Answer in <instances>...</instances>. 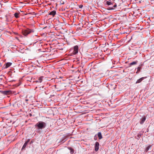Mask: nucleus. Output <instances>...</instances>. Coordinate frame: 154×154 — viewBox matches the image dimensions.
Wrapping results in <instances>:
<instances>
[{
	"mask_svg": "<svg viewBox=\"0 0 154 154\" xmlns=\"http://www.w3.org/2000/svg\"><path fill=\"white\" fill-rule=\"evenodd\" d=\"M46 126V124L45 122L40 121L38 122L35 125V126L39 129H42L45 128Z\"/></svg>",
	"mask_w": 154,
	"mask_h": 154,
	"instance_id": "nucleus-1",
	"label": "nucleus"
},
{
	"mask_svg": "<svg viewBox=\"0 0 154 154\" xmlns=\"http://www.w3.org/2000/svg\"><path fill=\"white\" fill-rule=\"evenodd\" d=\"M34 30L33 29L31 30L29 29L24 30L22 31L23 34L25 36L27 35L32 32H33Z\"/></svg>",
	"mask_w": 154,
	"mask_h": 154,
	"instance_id": "nucleus-2",
	"label": "nucleus"
},
{
	"mask_svg": "<svg viewBox=\"0 0 154 154\" xmlns=\"http://www.w3.org/2000/svg\"><path fill=\"white\" fill-rule=\"evenodd\" d=\"M78 52V47L77 45L75 46L74 47V50L73 51V54H75Z\"/></svg>",
	"mask_w": 154,
	"mask_h": 154,
	"instance_id": "nucleus-3",
	"label": "nucleus"
},
{
	"mask_svg": "<svg viewBox=\"0 0 154 154\" xmlns=\"http://www.w3.org/2000/svg\"><path fill=\"white\" fill-rule=\"evenodd\" d=\"M99 144L98 142H96L95 143V150L96 151H97L99 149Z\"/></svg>",
	"mask_w": 154,
	"mask_h": 154,
	"instance_id": "nucleus-4",
	"label": "nucleus"
},
{
	"mask_svg": "<svg viewBox=\"0 0 154 154\" xmlns=\"http://www.w3.org/2000/svg\"><path fill=\"white\" fill-rule=\"evenodd\" d=\"M29 139H28L25 142V143H24V144L22 148V150H23V149H25V148L26 147L27 144L29 143Z\"/></svg>",
	"mask_w": 154,
	"mask_h": 154,
	"instance_id": "nucleus-5",
	"label": "nucleus"
},
{
	"mask_svg": "<svg viewBox=\"0 0 154 154\" xmlns=\"http://www.w3.org/2000/svg\"><path fill=\"white\" fill-rule=\"evenodd\" d=\"M12 64V63L10 62H8L5 65V68H7L10 66Z\"/></svg>",
	"mask_w": 154,
	"mask_h": 154,
	"instance_id": "nucleus-6",
	"label": "nucleus"
},
{
	"mask_svg": "<svg viewBox=\"0 0 154 154\" xmlns=\"http://www.w3.org/2000/svg\"><path fill=\"white\" fill-rule=\"evenodd\" d=\"M146 119V117L145 116L143 117L142 119H140V124H142L143 123L144 121H145Z\"/></svg>",
	"mask_w": 154,
	"mask_h": 154,
	"instance_id": "nucleus-7",
	"label": "nucleus"
},
{
	"mask_svg": "<svg viewBox=\"0 0 154 154\" xmlns=\"http://www.w3.org/2000/svg\"><path fill=\"white\" fill-rule=\"evenodd\" d=\"M56 14V11H53L51 12L49 14L50 15H52L53 17H54Z\"/></svg>",
	"mask_w": 154,
	"mask_h": 154,
	"instance_id": "nucleus-8",
	"label": "nucleus"
},
{
	"mask_svg": "<svg viewBox=\"0 0 154 154\" xmlns=\"http://www.w3.org/2000/svg\"><path fill=\"white\" fill-rule=\"evenodd\" d=\"M117 6V5L116 4H115L113 7H109L108 8H107V9L109 10H113L114 9V8L116 7Z\"/></svg>",
	"mask_w": 154,
	"mask_h": 154,
	"instance_id": "nucleus-9",
	"label": "nucleus"
},
{
	"mask_svg": "<svg viewBox=\"0 0 154 154\" xmlns=\"http://www.w3.org/2000/svg\"><path fill=\"white\" fill-rule=\"evenodd\" d=\"M138 62V61H134V62H132L131 63H130V64H129V67L130 66H131L132 65H135L136 64H137V63Z\"/></svg>",
	"mask_w": 154,
	"mask_h": 154,
	"instance_id": "nucleus-10",
	"label": "nucleus"
},
{
	"mask_svg": "<svg viewBox=\"0 0 154 154\" xmlns=\"http://www.w3.org/2000/svg\"><path fill=\"white\" fill-rule=\"evenodd\" d=\"M144 79V77H142L139 79L137 80V82H136V83H138L140 82Z\"/></svg>",
	"mask_w": 154,
	"mask_h": 154,
	"instance_id": "nucleus-11",
	"label": "nucleus"
},
{
	"mask_svg": "<svg viewBox=\"0 0 154 154\" xmlns=\"http://www.w3.org/2000/svg\"><path fill=\"white\" fill-rule=\"evenodd\" d=\"M106 4L108 5H110L112 4L113 3L111 2L110 0H108V1H107L106 2Z\"/></svg>",
	"mask_w": 154,
	"mask_h": 154,
	"instance_id": "nucleus-12",
	"label": "nucleus"
},
{
	"mask_svg": "<svg viewBox=\"0 0 154 154\" xmlns=\"http://www.w3.org/2000/svg\"><path fill=\"white\" fill-rule=\"evenodd\" d=\"M98 137L99 139H100L102 138V134L100 132H99L97 134Z\"/></svg>",
	"mask_w": 154,
	"mask_h": 154,
	"instance_id": "nucleus-13",
	"label": "nucleus"
},
{
	"mask_svg": "<svg viewBox=\"0 0 154 154\" xmlns=\"http://www.w3.org/2000/svg\"><path fill=\"white\" fill-rule=\"evenodd\" d=\"M14 16L15 17L17 18H18L20 17L19 14L18 13H15L14 14Z\"/></svg>",
	"mask_w": 154,
	"mask_h": 154,
	"instance_id": "nucleus-14",
	"label": "nucleus"
},
{
	"mask_svg": "<svg viewBox=\"0 0 154 154\" xmlns=\"http://www.w3.org/2000/svg\"><path fill=\"white\" fill-rule=\"evenodd\" d=\"M5 92L6 93V95L10 94L11 93V91H6Z\"/></svg>",
	"mask_w": 154,
	"mask_h": 154,
	"instance_id": "nucleus-15",
	"label": "nucleus"
},
{
	"mask_svg": "<svg viewBox=\"0 0 154 154\" xmlns=\"http://www.w3.org/2000/svg\"><path fill=\"white\" fill-rule=\"evenodd\" d=\"M151 147V146L150 145L148 146L146 148V149H145V151L146 152H147L148 151V150H149V149Z\"/></svg>",
	"mask_w": 154,
	"mask_h": 154,
	"instance_id": "nucleus-16",
	"label": "nucleus"
},
{
	"mask_svg": "<svg viewBox=\"0 0 154 154\" xmlns=\"http://www.w3.org/2000/svg\"><path fill=\"white\" fill-rule=\"evenodd\" d=\"M43 78L42 77H40L39 79H38V82H41L42 80V78Z\"/></svg>",
	"mask_w": 154,
	"mask_h": 154,
	"instance_id": "nucleus-17",
	"label": "nucleus"
},
{
	"mask_svg": "<svg viewBox=\"0 0 154 154\" xmlns=\"http://www.w3.org/2000/svg\"><path fill=\"white\" fill-rule=\"evenodd\" d=\"M69 149L70 150L71 153L72 154H73L74 152V150L72 149L71 148H70Z\"/></svg>",
	"mask_w": 154,
	"mask_h": 154,
	"instance_id": "nucleus-18",
	"label": "nucleus"
},
{
	"mask_svg": "<svg viewBox=\"0 0 154 154\" xmlns=\"http://www.w3.org/2000/svg\"><path fill=\"white\" fill-rule=\"evenodd\" d=\"M140 69H141V67H138L137 68V71L136 72L137 73H138L140 71Z\"/></svg>",
	"mask_w": 154,
	"mask_h": 154,
	"instance_id": "nucleus-19",
	"label": "nucleus"
},
{
	"mask_svg": "<svg viewBox=\"0 0 154 154\" xmlns=\"http://www.w3.org/2000/svg\"><path fill=\"white\" fill-rule=\"evenodd\" d=\"M2 94L5 95H6V93L5 91H2Z\"/></svg>",
	"mask_w": 154,
	"mask_h": 154,
	"instance_id": "nucleus-20",
	"label": "nucleus"
},
{
	"mask_svg": "<svg viewBox=\"0 0 154 154\" xmlns=\"http://www.w3.org/2000/svg\"><path fill=\"white\" fill-rule=\"evenodd\" d=\"M79 7L80 8H82L83 7V5H80L79 6Z\"/></svg>",
	"mask_w": 154,
	"mask_h": 154,
	"instance_id": "nucleus-21",
	"label": "nucleus"
}]
</instances>
